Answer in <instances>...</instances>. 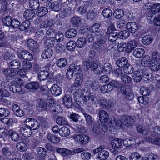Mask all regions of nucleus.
I'll return each instance as SVG.
<instances>
[{"label": "nucleus", "mask_w": 160, "mask_h": 160, "mask_svg": "<svg viewBox=\"0 0 160 160\" xmlns=\"http://www.w3.org/2000/svg\"><path fill=\"white\" fill-rule=\"evenodd\" d=\"M82 95H85L82 98L83 103L90 106L92 104H95L97 100L96 94L94 92H90V91L87 88H83L81 90Z\"/></svg>", "instance_id": "f257e3e1"}, {"label": "nucleus", "mask_w": 160, "mask_h": 160, "mask_svg": "<svg viewBox=\"0 0 160 160\" xmlns=\"http://www.w3.org/2000/svg\"><path fill=\"white\" fill-rule=\"evenodd\" d=\"M10 83L9 89L10 91L16 93H19L21 92V86L23 84V82L20 78H15L14 80L10 82Z\"/></svg>", "instance_id": "f03ea898"}, {"label": "nucleus", "mask_w": 160, "mask_h": 160, "mask_svg": "<svg viewBox=\"0 0 160 160\" xmlns=\"http://www.w3.org/2000/svg\"><path fill=\"white\" fill-rule=\"evenodd\" d=\"M106 40V38L103 37L94 43L93 47L97 52H105L107 51V46L105 44Z\"/></svg>", "instance_id": "7ed1b4c3"}, {"label": "nucleus", "mask_w": 160, "mask_h": 160, "mask_svg": "<svg viewBox=\"0 0 160 160\" xmlns=\"http://www.w3.org/2000/svg\"><path fill=\"white\" fill-rule=\"evenodd\" d=\"M104 148L103 145H101L94 149L93 151L95 154L98 153L97 158L100 160H105L109 156V152L107 151L103 150Z\"/></svg>", "instance_id": "20e7f679"}, {"label": "nucleus", "mask_w": 160, "mask_h": 160, "mask_svg": "<svg viewBox=\"0 0 160 160\" xmlns=\"http://www.w3.org/2000/svg\"><path fill=\"white\" fill-rule=\"evenodd\" d=\"M3 73L5 75L6 80L8 81L14 80L15 78H20L16 77L18 74L17 71L12 69H5L3 70Z\"/></svg>", "instance_id": "39448f33"}, {"label": "nucleus", "mask_w": 160, "mask_h": 160, "mask_svg": "<svg viewBox=\"0 0 160 160\" xmlns=\"http://www.w3.org/2000/svg\"><path fill=\"white\" fill-rule=\"evenodd\" d=\"M148 75H149V74L147 73H144L142 70L138 69L134 72L132 78L135 82H138L141 81L142 78H149L147 77Z\"/></svg>", "instance_id": "423d86ee"}, {"label": "nucleus", "mask_w": 160, "mask_h": 160, "mask_svg": "<svg viewBox=\"0 0 160 160\" xmlns=\"http://www.w3.org/2000/svg\"><path fill=\"white\" fill-rule=\"evenodd\" d=\"M18 58L21 60L31 61L33 59V57L32 54L27 50L21 51L18 53Z\"/></svg>", "instance_id": "0eeeda50"}, {"label": "nucleus", "mask_w": 160, "mask_h": 160, "mask_svg": "<svg viewBox=\"0 0 160 160\" xmlns=\"http://www.w3.org/2000/svg\"><path fill=\"white\" fill-rule=\"evenodd\" d=\"M25 124L29 128L32 129V130H36L39 128V124L36 119L31 118H26L25 121Z\"/></svg>", "instance_id": "6e6552de"}, {"label": "nucleus", "mask_w": 160, "mask_h": 160, "mask_svg": "<svg viewBox=\"0 0 160 160\" xmlns=\"http://www.w3.org/2000/svg\"><path fill=\"white\" fill-rule=\"evenodd\" d=\"M101 107L105 109L111 108L112 106V102L110 100L106 99L105 98H101L98 101Z\"/></svg>", "instance_id": "1a4fd4ad"}, {"label": "nucleus", "mask_w": 160, "mask_h": 160, "mask_svg": "<svg viewBox=\"0 0 160 160\" xmlns=\"http://www.w3.org/2000/svg\"><path fill=\"white\" fill-rule=\"evenodd\" d=\"M27 44L28 48L33 52L36 51L39 48V44L33 39H30L28 40Z\"/></svg>", "instance_id": "9d476101"}, {"label": "nucleus", "mask_w": 160, "mask_h": 160, "mask_svg": "<svg viewBox=\"0 0 160 160\" xmlns=\"http://www.w3.org/2000/svg\"><path fill=\"white\" fill-rule=\"evenodd\" d=\"M75 140H78V142L81 144L87 143L90 140V138L87 135L84 134L78 135L74 137Z\"/></svg>", "instance_id": "9b49d317"}, {"label": "nucleus", "mask_w": 160, "mask_h": 160, "mask_svg": "<svg viewBox=\"0 0 160 160\" xmlns=\"http://www.w3.org/2000/svg\"><path fill=\"white\" fill-rule=\"evenodd\" d=\"M19 131L22 136L26 137H30L32 134V129L26 124L25 126L21 128Z\"/></svg>", "instance_id": "f8f14e48"}, {"label": "nucleus", "mask_w": 160, "mask_h": 160, "mask_svg": "<svg viewBox=\"0 0 160 160\" xmlns=\"http://www.w3.org/2000/svg\"><path fill=\"white\" fill-rule=\"evenodd\" d=\"M50 90L52 94L55 96H59L62 92L61 88L57 84L53 85L51 88Z\"/></svg>", "instance_id": "ddd939ff"}, {"label": "nucleus", "mask_w": 160, "mask_h": 160, "mask_svg": "<svg viewBox=\"0 0 160 160\" xmlns=\"http://www.w3.org/2000/svg\"><path fill=\"white\" fill-rule=\"evenodd\" d=\"M35 16V12L32 10L28 9L26 10L24 13L23 17L26 20L29 21L32 20Z\"/></svg>", "instance_id": "4468645a"}, {"label": "nucleus", "mask_w": 160, "mask_h": 160, "mask_svg": "<svg viewBox=\"0 0 160 160\" xmlns=\"http://www.w3.org/2000/svg\"><path fill=\"white\" fill-rule=\"evenodd\" d=\"M63 101V104L65 106L68 108L72 107L73 105L72 100L70 96L69 95H65L62 98Z\"/></svg>", "instance_id": "2eb2a0df"}, {"label": "nucleus", "mask_w": 160, "mask_h": 160, "mask_svg": "<svg viewBox=\"0 0 160 160\" xmlns=\"http://www.w3.org/2000/svg\"><path fill=\"white\" fill-rule=\"evenodd\" d=\"M49 9H52L55 12L59 11L62 8L61 4L53 2H49L47 5Z\"/></svg>", "instance_id": "dca6fc26"}, {"label": "nucleus", "mask_w": 160, "mask_h": 160, "mask_svg": "<svg viewBox=\"0 0 160 160\" xmlns=\"http://www.w3.org/2000/svg\"><path fill=\"white\" fill-rule=\"evenodd\" d=\"M134 120L131 116H122L120 119V121L121 124L124 125H129L133 122Z\"/></svg>", "instance_id": "f3484780"}, {"label": "nucleus", "mask_w": 160, "mask_h": 160, "mask_svg": "<svg viewBox=\"0 0 160 160\" xmlns=\"http://www.w3.org/2000/svg\"><path fill=\"white\" fill-rule=\"evenodd\" d=\"M91 68L94 71L96 74H100L102 72V69L99 70L98 69V66H100V63L98 61L96 60L92 62H90Z\"/></svg>", "instance_id": "a211bd4d"}, {"label": "nucleus", "mask_w": 160, "mask_h": 160, "mask_svg": "<svg viewBox=\"0 0 160 160\" xmlns=\"http://www.w3.org/2000/svg\"><path fill=\"white\" fill-rule=\"evenodd\" d=\"M37 108L40 111H44L47 108V102L43 99L38 100L37 104Z\"/></svg>", "instance_id": "6ab92c4d"}, {"label": "nucleus", "mask_w": 160, "mask_h": 160, "mask_svg": "<svg viewBox=\"0 0 160 160\" xmlns=\"http://www.w3.org/2000/svg\"><path fill=\"white\" fill-rule=\"evenodd\" d=\"M126 27L128 32L132 33H134L138 28L137 24L134 22H128L126 25Z\"/></svg>", "instance_id": "aec40b11"}, {"label": "nucleus", "mask_w": 160, "mask_h": 160, "mask_svg": "<svg viewBox=\"0 0 160 160\" xmlns=\"http://www.w3.org/2000/svg\"><path fill=\"white\" fill-rule=\"evenodd\" d=\"M8 135L13 141L17 142L19 140L20 137L19 134L12 129L9 130L8 132Z\"/></svg>", "instance_id": "412c9836"}, {"label": "nucleus", "mask_w": 160, "mask_h": 160, "mask_svg": "<svg viewBox=\"0 0 160 160\" xmlns=\"http://www.w3.org/2000/svg\"><path fill=\"white\" fill-rule=\"evenodd\" d=\"M73 99L76 103L77 105L76 107H79L80 104L81 103V102L82 101V95L81 92H74L73 93Z\"/></svg>", "instance_id": "4be33fe9"}, {"label": "nucleus", "mask_w": 160, "mask_h": 160, "mask_svg": "<svg viewBox=\"0 0 160 160\" xmlns=\"http://www.w3.org/2000/svg\"><path fill=\"white\" fill-rule=\"evenodd\" d=\"M136 130L138 133L144 135H147L149 132L147 128L142 125H138L136 127Z\"/></svg>", "instance_id": "5701e85b"}, {"label": "nucleus", "mask_w": 160, "mask_h": 160, "mask_svg": "<svg viewBox=\"0 0 160 160\" xmlns=\"http://www.w3.org/2000/svg\"><path fill=\"white\" fill-rule=\"evenodd\" d=\"M58 132L60 135L63 137L68 136L70 133V129L66 126H63L61 128Z\"/></svg>", "instance_id": "b1692460"}, {"label": "nucleus", "mask_w": 160, "mask_h": 160, "mask_svg": "<svg viewBox=\"0 0 160 160\" xmlns=\"http://www.w3.org/2000/svg\"><path fill=\"white\" fill-rule=\"evenodd\" d=\"M47 138L50 142L54 144L58 143L60 141L59 137H57L55 135L51 133L48 134Z\"/></svg>", "instance_id": "393cba45"}, {"label": "nucleus", "mask_w": 160, "mask_h": 160, "mask_svg": "<svg viewBox=\"0 0 160 160\" xmlns=\"http://www.w3.org/2000/svg\"><path fill=\"white\" fill-rule=\"evenodd\" d=\"M116 63L118 67L124 68L126 65L128 64V60L126 58L123 57L117 60Z\"/></svg>", "instance_id": "a878e982"}, {"label": "nucleus", "mask_w": 160, "mask_h": 160, "mask_svg": "<svg viewBox=\"0 0 160 160\" xmlns=\"http://www.w3.org/2000/svg\"><path fill=\"white\" fill-rule=\"evenodd\" d=\"M36 119L37 122L42 127H45L47 123V118L44 117L41 115H36Z\"/></svg>", "instance_id": "bb28decb"}, {"label": "nucleus", "mask_w": 160, "mask_h": 160, "mask_svg": "<svg viewBox=\"0 0 160 160\" xmlns=\"http://www.w3.org/2000/svg\"><path fill=\"white\" fill-rule=\"evenodd\" d=\"M99 119L102 122H106L108 121V114L105 111L102 110L99 112Z\"/></svg>", "instance_id": "cd10ccee"}, {"label": "nucleus", "mask_w": 160, "mask_h": 160, "mask_svg": "<svg viewBox=\"0 0 160 160\" xmlns=\"http://www.w3.org/2000/svg\"><path fill=\"white\" fill-rule=\"evenodd\" d=\"M56 151L57 153L61 154L63 157L68 156L72 153L70 150L65 148H58Z\"/></svg>", "instance_id": "c85d7f7f"}, {"label": "nucleus", "mask_w": 160, "mask_h": 160, "mask_svg": "<svg viewBox=\"0 0 160 160\" xmlns=\"http://www.w3.org/2000/svg\"><path fill=\"white\" fill-rule=\"evenodd\" d=\"M138 42L135 40L130 41L127 44V51L130 52L138 45Z\"/></svg>", "instance_id": "c756f323"}, {"label": "nucleus", "mask_w": 160, "mask_h": 160, "mask_svg": "<svg viewBox=\"0 0 160 160\" xmlns=\"http://www.w3.org/2000/svg\"><path fill=\"white\" fill-rule=\"evenodd\" d=\"M27 89L35 90L38 89L39 87V83L36 82H31L28 83L25 86Z\"/></svg>", "instance_id": "7c9ffc66"}, {"label": "nucleus", "mask_w": 160, "mask_h": 160, "mask_svg": "<svg viewBox=\"0 0 160 160\" xmlns=\"http://www.w3.org/2000/svg\"><path fill=\"white\" fill-rule=\"evenodd\" d=\"M87 84L88 86L94 91L97 90L100 87L99 83L95 81H88L87 82Z\"/></svg>", "instance_id": "2f4dec72"}, {"label": "nucleus", "mask_w": 160, "mask_h": 160, "mask_svg": "<svg viewBox=\"0 0 160 160\" xmlns=\"http://www.w3.org/2000/svg\"><path fill=\"white\" fill-rule=\"evenodd\" d=\"M50 75L49 72L47 70H44L40 72L38 74V78L40 81H42L48 78Z\"/></svg>", "instance_id": "473e14b6"}, {"label": "nucleus", "mask_w": 160, "mask_h": 160, "mask_svg": "<svg viewBox=\"0 0 160 160\" xmlns=\"http://www.w3.org/2000/svg\"><path fill=\"white\" fill-rule=\"evenodd\" d=\"M55 43L54 38L52 37H49L47 38L45 42V45L47 48H51L54 46Z\"/></svg>", "instance_id": "72a5a7b5"}, {"label": "nucleus", "mask_w": 160, "mask_h": 160, "mask_svg": "<svg viewBox=\"0 0 160 160\" xmlns=\"http://www.w3.org/2000/svg\"><path fill=\"white\" fill-rule=\"evenodd\" d=\"M112 90V87L111 86L109 82L107 84L102 86L101 88V92L104 94L110 92Z\"/></svg>", "instance_id": "f704fd0d"}, {"label": "nucleus", "mask_w": 160, "mask_h": 160, "mask_svg": "<svg viewBox=\"0 0 160 160\" xmlns=\"http://www.w3.org/2000/svg\"><path fill=\"white\" fill-rule=\"evenodd\" d=\"M77 33V31L74 28H70L65 32V36L68 38H72L75 37Z\"/></svg>", "instance_id": "c9c22d12"}, {"label": "nucleus", "mask_w": 160, "mask_h": 160, "mask_svg": "<svg viewBox=\"0 0 160 160\" xmlns=\"http://www.w3.org/2000/svg\"><path fill=\"white\" fill-rule=\"evenodd\" d=\"M145 53L144 50L141 48H137L134 50L133 54L137 58H140L142 57Z\"/></svg>", "instance_id": "e433bc0d"}, {"label": "nucleus", "mask_w": 160, "mask_h": 160, "mask_svg": "<svg viewBox=\"0 0 160 160\" xmlns=\"http://www.w3.org/2000/svg\"><path fill=\"white\" fill-rule=\"evenodd\" d=\"M42 55V57L44 59H46L50 58L53 54L52 49L51 48H47Z\"/></svg>", "instance_id": "4c0bfd02"}, {"label": "nucleus", "mask_w": 160, "mask_h": 160, "mask_svg": "<svg viewBox=\"0 0 160 160\" xmlns=\"http://www.w3.org/2000/svg\"><path fill=\"white\" fill-rule=\"evenodd\" d=\"M150 68L153 71H157L160 69V64L159 62L151 61Z\"/></svg>", "instance_id": "58836bf2"}, {"label": "nucleus", "mask_w": 160, "mask_h": 160, "mask_svg": "<svg viewBox=\"0 0 160 160\" xmlns=\"http://www.w3.org/2000/svg\"><path fill=\"white\" fill-rule=\"evenodd\" d=\"M2 152L3 154L6 157L5 160H11L12 152L8 148L5 147L3 148Z\"/></svg>", "instance_id": "ea45409f"}, {"label": "nucleus", "mask_w": 160, "mask_h": 160, "mask_svg": "<svg viewBox=\"0 0 160 160\" xmlns=\"http://www.w3.org/2000/svg\"><path fill=\"white\" fill-rule=\"evenodd\" d=\"M67 64V60L65 58H62L58 59L56 62L57 66L60 68L66 66Z\"/></svg>", "instance_id": "a19ab883"}, {"label": "nucleus", "mask_w": 160, "mask_h": 160, "mask_svg": "<svg viewBox=\"0 0 160 160\" xmlns=\"http://www.w3.org/2000/svg\"><path fill=\"white\" fill-rule=\"evenodd\" d=\"M9 65L13 69H18L21 67V62L18 60H14L10 62Z\"/></svg>", "instance_id": "79ce46f5"}, {"label": "nucleus", "mask_w": 160, "mask_h": 160, "mask_svg": "<svg viewBox=\"0 0 160 160\" xmlns=\"http://www.w3.org/2000/svg\"><path fill=\"white\" fill-rule=\"evenodd\" d=\"M29 6L32 10H38L39 7L38 0H29Z\"/></svg>", "instance_id": "37998d69"}, {"label": "nucleus", "mask_w": 160, "mask_h": 160, "mask_svg": "<svg viewBox=\"0 0 160 160\" xmlns=\"http://www.w3.org/2000/svg\"><path fill=\"white\" fill-rule=\"evenodd\" d=\"M153 39L152 37L149 35L144 36L142 39V43L145 45H148L152 42Z\"/></svg>", "instance_id": "c03bdc74"}, {"label": "nucleus", "mask_w": 160, "mask_h": 160, "mask_svg": "<svg viewBox=\"0 0 160 160\" xmlns=\"http://www.w3.org/2000/svg\"><path fill=\"white\" fill-rule=\"evenodd\" d=\"M151 59L149 56L146 55L143 57L141 60V63L142 66L146 67L148 66L151 62Z\"/></svg>", "instance_id": "a18cd8bd"}, {"label": "nucleus", "mask_w": 160, "mask_h": 160, "mask_svg": "<svg viewBox=\"0 0 160 160\" xmlns=\"http://www.w3.org/2000/svg\"><path fill=\"white\" fill-rule=\"evenodd\" d=\"M151 132V135L153 137L160 136V126L156 125L153 127Z\"/></svg>", "instance_id": "49530a36"}, {"label": "nucleus", "mask_w": 160, "mask_h": 160, "mask_svg": "<svg viewBox=\"0 0 160 160\" xmlns=\"http://www.w3.org/2000/svg\"><path fill=\"white\" fill-rule=\"evenodd\" d=\"M12 17L9 15L6 16L3 18L2 19V23L5 26L10 27L12 20Z\"/></svg>", "instance_id": "de8ad7c7"}, {"label": "nucleus", "mask_w": 160, "mask_h": 160, "mask_svg": "<svg viewBox=\"0 0 160 160\" xmlns=\"http://www.w3.org/2000/svg\"><path fill=\"white\" fill-rule=\"evenodd\" d=\"M71 9L68 8H66L65 9H62L59 13V15L60 18H63L71 14Z\"/></svg>", "instance_id": "09e8293b"}, {"label": "nucleus", "mask_w": 160, "mask_h": 160, "mask_svg": "<svg viewBox=\"0 0 160 160\" xmlns=\"http://www.w3.org/2000/svg\"><path fill=\"white\" fill-rule=\"evenodd\" d=\"M130 160H143V158L137 152L132 153L130 156Z\"/></svg>", "instance_id": "8fccbe9b"}, {"label": "nucleus", "mask_w": 160, "mask_h": 160, "mask_svg": "<svg viewBox=\"0 0 160 160\" xmlns=\"http://www.w3.org/2000/svg\"><path fill=\"white\" fill-rule=\"evenodd\" d=\"M16 147L17 149L20 152L25 151L27 149L26 144L22 142H18L16 144Z\"/></svg>", "instance_id": "3c124183"}, {"label": "nucleus", "mask_w": 160, "mask_h": 160, "mask_svg": "<svg viewBox=\"0 0 160 160\" xmlns=\"http://www.w3.org/2000/svg\"><path fill=\"white\" fill-rule=\"evenodd\" d=\"M57 123L59 125H66L68 122L66 119L64 117L58 116L56 120Z\"/></svg>", "instance_id": "603ef678"}, {"label": "nucleus", "mask_w": 160, "mask_h": 160, "mask_svg": "<svg viewBox=\"0 0 160 160\" xmlns=\"http://www.w3.org/2000/svg\"><path fill=\"white\" fill-rule=\"evenodd\" d=\"M30 22L28 20H26L22 22L20 25L19 29L21 31H24L30 28Z\"/></svg>", "instance_id": "864d4df0"}, {"label": "nucleus", "mask_w": 160, "mask_h": 160, "mask_svg": "<svg viewBox=\"0 0 160 160\" xmlns=\"http://www.w3.org/2000/svg\"><path fill=\"white\" fill-rule=\"evenodd\" d=\"M37 13L39 17H42L46 15L48 12V9L45 7H41L38 8Z\"/></svg>", "instance_id": "5fc2aeb1"}, {"label": "nucleus", "mask_w": 160, "mask_h": 160, "mask_svg": "<svg viewBox=\"0 0 160 160\" xmlns=\"http://www.w3.org/2000/svg\"><path fill=\"white\" fill-rule=\"evenodd\" d=\"M86 38L84 37L80 38L77 41L76 45L79 48L84 46L86 43Z\"/></svg>", "instance_id": "6e6d98bb"}, {"label": "nucleus", "mask_w": 160, "mask_h": 160, "mask_svg": "<svg viewBox=\"0 0 160 160\" xmlns=\"http://www.w3.org/2000/svg\"><path fill=\"white\" fill-rule=\"evenodd\" d=\"M118 32H115L110 33L108 36V40L111 42L115 41L119 38Z\"/></svg>", "instance_id": "4d7b16f0"}, {"label": "nucleus", "mask_w": 160, "mask_h": 160, "mask_svg": "<svg viewBox=\"0 0 160 160\" xmlns=\"http://www.w3.org/2000/svg\"><path fill=\"white\" fill-rule=\"evenodd\" d=\"M123 15L124 11L121 9H116L113 13L114 17L117 19H120Z\"/></svg>", "instance_id": "13d9d810"}, {"label": "nucleus", "mask_w": 160, "mask_h": 160, "mask_svg": "<svg viewBox=\"0 0 160 160\" xmlns=\"http://www.w3.org/2000/svg\"><path fill=\"white\" fill-rule=\"evenodd\" d=\"M102 14L104 18H109L112 14V12L109 8H105L102 12Z\"/></svg>", "instance_id": "bf43d9fd"}, {"label": "nucleus", "mask_w": 160, "mask_h": 160, "mask_svg": "<svg viewBox=\"0 0 160 160\" xmlns=\"http://www.w3.org/2000/svg\"><path fill=\"white\" fill-rule=\"evenodd\" d=\"M76 46V45L74 41H70L67 42L66 48L68 50L73 51L75 49Z\"/></svg>", "instance_id": "052dcab7"}, {"label": "nucleus", "mask_w": 160, "mask_h": 160, "mask_svg": "<svg viewBox=\"0 0 160 160\" xmlns=\"http://www.w3.org/2000/svg\"><path fill=\"white\" fill-rule=\"evenodd\" d=\"M111 144L115 149H119L122 146V142L116 139L112 141Z\"/></svg>", "instance_id": "680f3d73"}, {"label": "nucleus", "mask_w": 160, "mask_h": 160, "mask_svg": "<svg viewBox=\"0 0 160 160\" xmlns=\"http://www.w3.org/2000/svg\"><path fill=\"white\" fill-rule=\"evenodd\" d=\"M134 69L132 66L129 63L127 64L123 68V72L128 74H131L133 71Z\"/></svg>", "instance_id": "e2e57ef3"}, {"label": "nucleus", "mask_w": 160, "mask_h": 160, "mask_svg": "<svg viewBox=\"0 0 160 160\" xmlns=\"http://www.w3.org/2000/svg\"><path fill=\"white\" fill-rule=\"evenodd\" d=\"M135 142V140L134 138H127L123 141V144L126 146H131L134 144Z\"/></svg>", "instance_id": "0e129e2a"}, {"label": "nucleus", "mask_w": 160, "mask_h": 160, "mask_svg": "<svg viewBox=\"0 0 160 160\" xmlns=\"http://www.w3.org/2000/svg\"><path fill=\"white\" fill-rule=\"evenodd\" d=\"M160 54L157 51H154L152 54V61L159 62Z\"/></svg>", "instance_id": "69168bd1"}, {"label": "nucleus", "mask_w": 160, "mask_h": 160, "mask_svg": "<svg viewBox=\"0 0 160 160\" xmlns=\"http://www.w3.org/2000/svg\"><path fill=\"white\" fill-rule=\"evenodd\" d=\"M145 160H159V157L153 154H147L146 155Z\"/></svg>", "instance_id": "338daca9"}, {"label": "nucleus", "mask_w": 160, "mask_h": 160, "mask_svg": "<svg viewBox=\"0 0 160 160\" xmlns=\"http://www.w3.org/2000/svg\"><path fill=\"white\" fill-rule=\"evenodd\" d=\"M81 157L83 160H89L91 159L92 155L90 152L84 151L81 154Z\"/></svg>", "instance_id": "774afa93"}]
</instances>
